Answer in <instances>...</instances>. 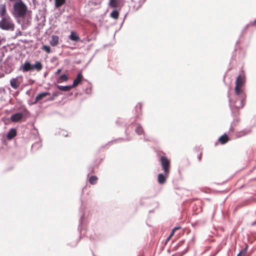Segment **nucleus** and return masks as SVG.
Masks as SVG:
<instances>
[{
    "label": "nucleus",
    "instance_id": "f257e3e1",
    "mask_svg": "<svg viewBox=\"0 0 256 256\" xmlns=\"http://www.w3.org/2000/svg\"><path fill=\"white\" fill-rule=\"evenodd\" d=\"M246 82V76L244 72L238 76L236 80V86L234 88L235 94L240 98V105L238 108H242L245 104L246 95L242 89Z\"/></svg>",
    "mask_w": 256,
    "mask_h": 256
},
{
    "label": "nucleus",
    "instance_id": "f03ea898",
    "mask_svg": "<svg viewBox=\"0 0 256 256\" xmlns=\"http://www.w3.org/2000/svg\"><path fill=\"white\" fill-rule=\"evenodd\" d=\"M14 14L16 16L24 18L26 14L28 8L22 0H18L13 6Z\"/></svg>",
    "mask_w": 256,
    "mask_h": 256
},
{
    "label": "nucleus",
    "instance_id": "7ed1b4c3",
    "mask_svg": "<svg viewBox=\"0 0 256 256\" xmlns=\"http://www.w3.org/2000/svg\"><path fill=\"white\" fill-rule=\"evenodd\" d=\"M15 24L10 16L2 18L0 20V28L4 30L12 32Z\"/></svg>",
    "mask_w": 256,
    "mask_h": 256
},
{
    "label": "nucleus",
    "instance_id": "20e7f679",
    "mask_svg": "<svg viewBox=\"0 0 256 256\" xmlns=\"http://www.w3.org/2000/svg\"><path fill=\"white\" fill-rule=\"evenodd\" d=\"M160 162L162 168V170L167 174L170 173V161L166 156H162L160 158Z\"/></svg>",
    "mask_w": 256,
    "mask_h": 256
},
{
    "label": "nucleus",
    "instance_id": "39448f33",
    "mask_svg": "<svg viewBox=\"0 0 256 256\" xmlns=\"http://www.w3.org/2000/svg\"><path fill=\"white\" fill-rule=\"evenodd\" d=\"M22 80V76H18L15 78H12L10 80V85L14 89L16 90L20 86Z\"/></svg>",
    "mask_w": 256,
    "mask_h": 256
},
{
    "label": "nucleus",
    "instance_id": "423d86ee",
    "mask_svg": "<svg viewBox=\"0 0 256 256\" xmlns=\"http://www.w3.org/2000/svg\"><path fill=\"white\" fill-rule=\"evenodd\" d=\"M124 4L123 0H110L108 6L115 10L120 9Z\"/></svg>",
    "mask_w": 256,
    "mask_h": 256
},
{
    "label": "nucleus",
    "instance_id": "0eeeda50",
    "mask_svg": "<svg viewBox=\"0 0 256 256\" xmlns=\"http://www.w3.org/2000/svg\"><path fill=\"white\" fill-rule=\"evenodd\" d=\"M170 174H166V172L163 173H160L158 174V182L160 184H164L166 182V178L168 177Z\"/></svg>",
    "mask_w": 256,
    "mask_h": 256
},
{
    "label": "nucleus",
    "instance_id": "6e6552de",
    "mask_svg": "<svg viewBox=\"0 0 256 256\" xmlns=\"http://www.w3.org/2000/svg\"><path fill=\"white\" fill-rule=\"evenodd\" d=\"M23 117V114L20 112H17L12 114L10 118V120L12 122H18Z\"/></svg>",
    "mask_w": 256,
    "mask_h": 256
},
{
    "label": "nucleus",
    "instance_id": "1a4fd4ad",
    "mask_svg": "<svg viewBox=\"0 0 256 256\" xmlns=\"http://www.w3.org/2000/svg\"><path fill=\"white\" fill-rule=\"evenodd\" d=\"M8 16H10L7 14L6 5L0 4V17L1 18Z\"/></svg>",
    "mask_w": 256,
    "mask_h": 256
},
{
    "label": "nucleus",
    "instance_id": "9d476101",
    "mask_svg": "<svg viewBox=\"0 0 256 256\" xmlns=\"http://www.w3.org/2000/svg\"><path fill=\"white\" fill-rule=\"evenodd\" d=\"M23 72H26L32 70V64L28 61H26L22 67Z\"/></svg>",
    "mask_w": 256,
    "mask_h": 256
},
{
    "label": "nucleus",
    "instance_id": "9b49d317",
    "mask_svg": "<svg viewBox=\"0 0 256 256\" xmlns=\"http://www.w3.org/2000/svg\"><path fill=\"white\" fill-rule=\"evenodd\" d=\"M83 76L82 74L81 73H78L77 75L76 78L75 80H74L72 84L71 85L72 88L78 86Z\"/></svg>",
    "mask_w": 256,
    "mask_h": 256
},
{
    "label": "nucleus",
    "instance_id": "f8f14e48",
    "mask_svg": "<svg viewBox=\"0 0 256 256\" xmlns=\"http://www.w3.org/2000/svg\"><path fill=\"white\" fill-rule=\"evenodd\" d=\"M59 37L58 36L53 35L51 37V40H50V44L52 46H56L58 42Z\"/></svg>",
    "mask_w": 256,
    "mask_h": 256
},
{
    "label": "nucleus",
    "instance_id": "ddd939ff",
    "mask_svg": "<svg viewBox=\"0 0 256 256\" xmlns=\"http://www.w3.org/2000/svg\"><path fill=\"white\" fill-rule=\"evenodd\" d=\"M50 95V93L46 92H42L38 94L35 98V101L34 104H36L39 100H42L44 98L46 97L47 96Z\"/></svg>",
    "mask_w": 256,
    "mask_h": 256
},
{
    "label": "nucleus",
    "instance_id": "4468645a",
    "mask_svg": "<svg viewBox=\"0 0 256 256\" xmlns=\"http://www.w3.org/2000/svg\"><path fill=\"white\" fill-rule=\"evenodd\" d=\"M16 134V130L15 128H12L7 134V138L12 140Z\"/></svg>",
    "mask_w": 256,
    "mask_h": 256
},
{
    "label": "nucleus",
    "instance_id": "2eb2a0df",
    "mask_svg": "<svg viewBox=\"0 0 256 256\" xmlns=\"http://www.w3.org/2000/svg\"><path fill=\"white\" fill-rule=\"evenodd\" d=\"M228 137L226 134H223L218 138L219 142L222 144H225L228 141Z\"/></svg>",
    "mask_w": 256,
    "mask_h": 256
},
{
    "label": "nucleus",
    "instance_id": "dca6fc26",
    "mask_svg": "<svg viewBox=\"0 0 256 256\" xmlns=\"http://www.w3.org/2000/svg\"><path fill=\"white\" fill-rule=\"evenodd\" d=\"M56 86L59 90L63 92H68L72 88L71 85L66 86L57 85Z\"/></svg>",
    "mask_w": 256,
    "mask_h": 256
},
{
    "label": "nucleus",
    "instance_id": "f3484780",
    "mask_svg": "<svg viewBox=\"0 0 256 256\" xmlns=\"http://www.w3.org/2000/svg\"><path fill=\"white\" fill-rule=\"evenodd\" d=\"M42 64L40 62H36L34 64H32V70L36 69L38 71H40L42 69Z\"/></svg>",
    "mask_w": 256,
    "mask_h": 256
},
{
    "label": "nucleus",
    "instance_id": "a211bd4d",
    "mask_svg": "<svg viewBox=\"0 0 256 256\" xmlns=\"http://www.w3.org/2000/svg\"><path fill=\"white\" fill-rule=\"evenodd\" d=\"M69 38L72 40L78 42L80 40V37L74 32H72L69 36Z\"/></svg>",
    "mask_w": 256,
    "mask_h": 256
},
{
    "label": "nucleus",
    "instance_id": "6ab92c4d",
    "mask_svg": "<svg viewBox=\"0 0 256 256\" xmlns=\"http://www.w3.org/2000/svg\"><path fill=\"white\" fill-rule=\"evenodd\" d=\"M119 16V12L116 10H112L110 14V16L114 20H116L118 18Z\"/></svg>",
    "mask_w": 256,
    "mask_h": 256
},
{
    "label": "nucleus",
    "instance_id": "aec40b11",
    "mask_svg": "<svg viewBox=\"0 0 256 256\" xmlns=\"http://www.w3.org/2000/svg\"><path fill=\"white\" fill-rule=\"evenodd\" d=\"M68 80V77L66 74H62L60 76V78L58 80V82L60 83L62 82L67 81Z\"/></svg>",
    "mask_w": 256,
    "mask_h": 256
},
{
    "label": "nucleus",
    "instance_id": "412c9836",
    "mask_svg": "<svg viewBox=\"0 0 256 256\" xmlns=\"http://www.w3.org/2000/svg\"><path fill=\"white\" fill-rule=\"evenodd\" d=\"M55 6L57 8L60 7L62 6L66 2V0H54Z\"/></svg>",
    "mask_w": 256,
    "mask_h": 256
},
{
    "label": "nucleus",
    "instance_id": "4be33fe9",
    "mask_svg": "<svg viewBox=\"0 0 256 256\" xmlns=\"http://www.w3.org/2000/svg\"><path fill=\"white\" fill-rule=\"evenodd\" d=\"M135 132L138 135L142 134L144 132L142 127L140 125L137 126L135 128Z\"/></svg>",
    "mask_w": 256,
    "mask_h": 256
},
{
    "label": "nucleus",
    "instance_id": "5701e85b",
    "mask_svg": "<svg viewBox=\"0 0 256 256\" xmlns=\"http://www.w3.org/2000/svg\"><path fill=\"white\" fill-rule=\"evenodd\" d=\"M142 104L139 103L136 106V111L138 113V114H142Z\"/></svg>",
    "mask_w": 256,
    "mask_h": 256
},
{
    "label": "nucleus",
    "instance_id": "b1692460",
    "mask_svg": "<svg viewBox=\"0 0 256 256\" xmlns=\"http://www.w3.org/2000/svg\"><path fill=\"white\" fill-rule=\"evenodd\" d=\"M98 178L95 176H92L90 177L89 182L91 184H94L96 183Z\"/></svg>",
    "mask_w": 256,
    "mask_h": 256
},
{
    "label": "nucleus",
    "instance_id": "393cba45",
    "mask_svg": "<svg viewBox=\"0 0 256 256\" xmlns=\"http://www.w3.org/2000/svg\"><path fill=\"white\" fill-rule=\"evenodd\" d=\"M251 132V130H244L240 132H239V134H238V136H244L245 135H246L248 134H250Z\"/></svg>",
    "mask_w": 256,
    "mask_h": 256
},
{
    "label": "nucleus",
    "instance_id": "a878e982",
    "mask_svg": "<svg viewBox=\"0 0 256 256\" xmlns=\"http://www.w3.org/2000/svg\"><path fill=\"white\" fill-rule=\"evenodd\" d=\"M247 247L246 246L244 248L242 249L238 254V256H245L247 252Z\"/></svg>",
    "mask_w": 256,
    "mask_h": 256
},
{
    "label": "nucleus",
    "instance_id": "bb28decb",
    "mask_svg": "<svg viewBox=\"0 0 256 256\" xmlns=\"http://www.w3.org/2000/svg\"><path fill=\"white\" fill-rule=\"evenodd\" d=\"M42 49L46 51L47 53L49 54L51 52L50 48L48 46L44 45L42 46Z\"/></svg>",
    "mask_w": 256,
    "mask_h": 256
},
{
    "label": "nucleus",
    "instance_id": "cd10ccee",
    "mask_svg": "<svg viewBox=\"0 0 256 256\" xmlns=\"http://www.w3.org/2000/svg\"><path fill=\"white\" fill-rule=\"evenodd\" d=\"M41 146H42V144H41L40 142H37L34 144L32 145V149L38 148H40Z\"/></svg>",
    "mask_w": 256,
    "mask_h": 256
},
{
    "label": "nucleus",
    "instance_id": "c85d7f7f",
    "mask_svg": "<svg viewBox=\"0 0 256 256\" xmlns=\"http://www.w3.org/2000/svg\"><path fill=\"white\" fill-rule=\"evenodd\" d=\"M6 93V90L4 88H0V98H2Z\"/></svg>",
    "mask_w": 256,
    "mask_h": 256
},
{
    "label": "nucleus",
    "instance_id": "c756f323",
    "mask_svg": "<svg viewBox=\"0 0 256 256\" xmlns=\"http://www.w3.org/2000/svg\"><path fill=\"white\" fill-rule=\"evenodd\" d=\"M180 227H175V228H174L172 230V232H171L170 234V236H170V238H172V237L174 235V232H176V230H179V229H180Z\"/></svg>",
    "mask_w": 256,
    "mask_h": 256
},
{
    "label": "nucleus",
    "instance_id": "7c9ffc66",
    "mask_svg": "<svg viewBox=\"0 0 256 256\" xmlns=\"http://www.w3.org/2000/svg\"><path fill=\"white\" fill-rule=\"evenodd\" d=\"M180 227H175V228H174L172 230V232H171L170 234V236H170V238H172V237L174 235V232H176V230H179V229H180Z\"/></svg>",
    "mask_w": 256,
    "mask_h": 256
},
{
    "label": "nucleus",
    "instance_id": "2f4dec72",
    "mask_svg": "<svg viewBox=\"0 0 256 256\" xmlns=\"http://www.w3.org/2000/svg\"><path fill=\"white\" fill-rule=\"evenodd\" d=\"M58 93L56 92H54L53 94H52V97H50V98H49L48 100V101H52L54 100L56 96H58Z\"/></svg>",
    "mask_w": 256,
    "mask_h": 256
},
{
    "label": "nucleus",
    "instance_id": "473e14b6",
    "mask_svg": "<svg viewBox=\"0 0 256 256\" xmlns=\"http://www.w3.org/2000/svg\"><path fill=\"white\" fill-rule=\"evenodd\" d=\"M21 35H22V32H21L20 30H18L16 32L15 38L17 37L18 36H21Z\"/></svg>",
    "mask_w": 256,
    "mask_h": 256
},
{
    "label": "nucleus",
    "instance_id": "72a5a7b5",
    "mask_svg": "<svg viewBox=\"0 0 256 256\" xmlns=\"http://www.w3.org/2000/svg\"><path fill=\"white\" fill-rule=\"evenodd\" d=\"M66 132H64V131H62L61 132H60V134L64 136H67V134H66Z\"/></svg>",
    "mask_w": 256,
    "mask_h": 256
},
{
    "label": "nucleus",
    "instance_id": "f704fd0d",
    "mask_svg": "<svg viewBox=\"0 0 256 256\" xmlns=\"http://www.w3.org/2000/svg\"><path fill=\"white\" fill-rule=\"evenodd\" d=\"M82 218H83V216H81V217H80V224H79V226H78V230L80 229V226L82 224Z\"/></svg>",
    "mask_w": 256,
    "mask_h": 256
},
{
    "label": "nucleus",
    "instance_id": "c9c22d12",
    "mask_svg": "<svg viewBox=\"0 0 256 256\" xmlns=\"http://www.w3.org/2000/svg\"><path fill=\"white\" fill-rule=\"evenodd\" d=\"M62 70L61 69H58L56 72V74H58L60 72H61Z\"/></svg>",
    "mask_w": 256,
    "mask_h": 256
},
{
    "label": "nucleus",
    "instance_id": "e433bc0d",
    "mask_svg": "<svg viewBox=\"0 0 256 256\" xmlns=\"http://www.w3.org/2000/svg\"><path fill=\"white\" fill-rule=\"evenodd\" d=\"M172 238H170V236H168L166 239V242L169 241Z\"/></svg>",
    "mask_w": 256,
    "mask_h": 256
},
{
    "label": "nucleus",
    "instance_id": "4c0bfd02",
    "mask_svg": "<svg viewBox=\"0 0 256 256\" xmlns=\"http://www.w3.org/2000/svg\"><path fill=\"white\" fill-rule=\"evenodd\" d=\"M230 130H231L232 132H234V130L233 128H230Z\"/></svg>",
    "mask_w": 256,
    "mask_h": 256
},
{
    "label": "nucleus",
    "instance_id": "58836bf2",
    "mask_svg": "<svg viewBox=\"0 0 256 256\" xmlns=\"http://www.w3.org/2000/svg\"><path fill=\"white\" fill-rule=\"evenodd\" d=\"M254 24H256V19L254 22Z\"/></svg>",
    "mask_w": 256,
    "mask_h": 256
},
{
    "label": "nucleus",
    "instance_id": "ea45409f",
    "mask_svg": "<svg viewBox=\"0 0 256 256\" xmlns=\"http://www.w3.org/2000/svg\"><path fill=\"white\" fill-rule=\"evenodd\" d=\"M126 140H128V141L130 140V138H128Z\"/></svg>",
    "mask_w": 256,
    "mask_h": 256
}]
</instances>
